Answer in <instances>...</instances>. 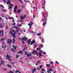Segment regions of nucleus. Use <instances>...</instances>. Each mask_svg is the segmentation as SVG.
<instances>
[{"mask_svg":"<svg viewBox=\"0 0 73 73\" xmlns=\"http://www.w3.org/2000/svg\"><path fill=\"white\" fill-rule=\"evenodd\" d=\"M12 32H14V34H13ZM12 32L10 31V34H11L13 37H14V38H16V33H15V31L13 30H12Z\"/></svg>","mask_w":73,"mask_h":73,"instance_id":"nucleus-1","label":"nucleus"},{"mask_svg":"<svg viewBox=\"0 0 73 73\" xmlns=\"http://www.w3.org/2000/svg\"><path fill=\"white\" fill-rule=\"evenodd\" d=\"M13 46L14 49L15 50H14L13 49V48H12L11 50H12V51H13V53H15V51L16 50V48H17V46H14L13 45Z\"/></svg>","mask_w":73,"mask_h":73,"instance_id":"nucleus-2","label":"nucleus"},{"mask_svg":"<svg viewBox=\"0 0 73 73\" xmlns=\"http://www.w3.org/2000/svg\"><path fill=\"white\" fill-rule=\"evenodd\" d=\"M6 57H7V58H6V60L8 59L9 61H11V59H10L11 58V56H9V55H7L6 56Z\"/></svg>","mask_w":73,"mask_h":73,"instance_id":"nucleus-3","label":"nucleus"},{"mask_svg":"<svg viewBox=\"0 0 73 73\" xmlns=\"http://www.w3.org/2000/svg\"><path fill=\"white\" fill-rule=\"evenodd\" d=\"M36 53V54L38 56V53H37V52L36 51V50H33V52H32L33 54L34 55H35V53Z\"/></svg>","mask_w":73,"mask_h":73,"instance_id":"nucleus-4","label":"nucleus"},{"mask_svg":"<svg viewBox=\"0 0 73 73\" xmlns=\"http://www.w3.org/2000/svg\"><path fill=\"white\" fill-rule=\"evenodd\" d=\"M17 9V6L16 5L15 6V7H14V12L16 13V12H16V10Z\"/></svg>","mask_w":73,"mask_h":73,"instance_id":"nucleus-5","label":"nucleus"},{"mask_svg":"<svg viewBox=\"0 0 73 73\" xmlns=\"http://www.w3.org/2000/svg\"><path fill=\"white\" fill-rule=\"evenodd\" d=\"M27 39L28 38H27L24 37L21 38V40L22 41H26V40H27Z\"/></svg>","mask_w":73,"mask_h":73,"instance_id":"nucleus-6","label":"nucleus"},{"mask_svg":"<svg viewBox=\"0 0 73 73\" xmlns=\"http://www.w3.org/2000/svg\"><path fill=\"white\" fill-rule=\"evenodd\" d=\"M45 20V22H44L43 24V26H44V25H46V21H47V19H44Z\"/></svg>","mask_w":73,"mask_h":73,"instance_id":"nucleus-7","label":"nucleus"},{"mask_svg":"<svg viewBox=\"0 0 73 73\" xmlns=\"http://www.w3.org/2000/svg\"><path fill=\"white\" fill-rule=\"evenodd\" d=\"M34 43H36V41H35V40L34 39L32 41L31 43V45H32L33 44H34Z\"/></svg>","mask_w":73,"mask_h":73,"instance_id":"nucleus-8","label":"nucleus"},{"mask_svg":"<svg viewBox=\"0 0 73 73\" xmlns=\"http://www.w3.org/2000/svg\"><path fill=\"white\" fill-rule=\"evenodd\" d=\"M2 31H0V34H1V33H2V35H0V36H3V34H4V31H3V30H2Z\"/></svg>","mask_w":73,"mask_h":73,"instance_id":"nucleus-9","label":"nucleus"},{"mask_svg":"<svg viewBox=\"0 0 73 73\" xmlns=\"http://www.w3.org/2000/svg\"><path fill=\"white\" fill-rule=\"evenodd\" d=\"M43 52H39V58L40 57H41L42 56V55L41 54V53H42Z\"/></svg>","mask_w":73,"mask_h":73,"instance_id":"nucleus-10","label":"nucleus"},{"mask_svg":"<svg viewBox=\"0 0 73 73\" xmlns=\"http://www.w3.org/2000/svg\"><path fill=\"white\" fill-rule=\"evenodd\" d=\"M32 73H34V72L36 71V68H34L32 70Z\"/></svg>","mask_w":73,"mask_h":73,"instance_id":"nucleus-11","label":"nucleus"},{"mask_svg":"<svg viewBox=\"0 0 73 73\" xmlns=\"http://www.w3.org/2000/svg\"><path fill=\"white\" fill-rule=\"evenodd\" d=\"M25 16H26V15H24L23 17V16H21V19L23 20V19H24V18H25Z\"/></svg>","mask_w":73,"mask_h":73,"instance_id":"nucleus-12","label":"nucleus"},{"mask_svg":"<svg viewBox=\"0 0 73 73\" xmlns=\"http://www.w3.org/2000/svg\"><path fill=\"white\" fill-rule=\"evenodd\" d=\"M43 17L44 18V19H47V18H46V17H45V13H43Z\"/></svg>","mask_w":73,"mask_h":73,"instance_id":"nucleus-13","label":"nucleus"},{"mask_svg":"<svg viewBox=\"0 0 73 73\" xmlns=\"http://www.w3.org/2000/svg\"><path fill=\"white\" fill-rule=\"evenodd\" d=\"M18 54H23V51H19L18 52Z\"/></svg>","mask_w":73,"mask_h":73,"instance_id":"nucleus-14","label":"nucleus"},{"mask_svg":"<svg viewBox=\"0 0 73 73\" xmlns=\"http://www.w3.org/2000/svg\"><path fill=\"white\" fill-rule=\"evenodd\" d=\"M27 42H28V44H31V39H29V40H27Z\"/></svg>","mask_w":73,"mask_h":73,"instance_id":"nucleus-15","label":"nucleus"},{"mask_svg":"<svg viewBox=\"0 0 73 73\" xmlns=\"http://www.w3.org/2000/svg\"><path fill=\"white\" fill-rule=\"evenodd\" d=\"M47 70H50V71H52L53 70V69H52V67H50V68L49 69H47Z\"/></svg>","mask_w":73,"mask_h":73,"instance_id":"nucleus-16","label":"nucleus"},{"mask_svg":"<svg viewBox=\"0 0 73 73\" xmlns=\"http://www.w3.org/2000/svg\"><path fill=\"white\" fill-rule=\"evenodd\" d=\"M14 5L12 4V3H10L9 5V6H10V7H13L14 6Z\"/></svg>","mask_w":73,"mask_h":73,"instance_id":"nucleus-17","label":"nucleus"},{"mask_svg":"<svg viewBox=\"0 0 73 73\" xmlns=\"http://www.w3.org/2000/svg\"><path fill=\"white\" fill-rule=\"evenodd\" d=\"M8 0V1L7 2V4H10V3H11V1H9V0Z\"/></svg>","mask_w":73,"mask_h":73,"instance_id":"nucleus-18","label":"nucleus"},{"mask_svg":"<svg viewBox=\"0 0 73 73\" xmlns=\"http://www.w3.org/2000/svg\"><path fill=\"white\" fill-rule=\"evenodd\" d=\"M19 29H17L15 31V32H17V33H19Z\"/></svg>","mask_w":73,"mask_h":73,"instance_id":"nucleus-19","label":"nucleus"},{"mask_svg":"<svg viewBox=\"0 0 73 73\" xmlns=\"http://www.w3.org/2000/svg\"><path fill=\"white\" fill-rule=\"evenodd\" d=\"M52 71H51L50 70H48L47 71V72L48 73H52Z\"/></svg>","mask_w":73,"mask_h":73,"instance_id":"nucleus-20","label":"nucleus"},{"mask_svg":"<svg viewBox=\"0 0 73 73\" xmlns=\"http://www.w3.org/2000/svg\"><path fill=\"white\" fill-rule=\"evenodd\" d=\"M21 9H18V13H20V12H21Z\"/></svg>","mask_w":73,"mask_h":73,"instance_id":"nucleus-21","label":"nucleus"},{"mask_svg":"<svg viewBox=\"0 0 73 73\" xmlns=\"http://www.w3.org/2000/svg\"><path fill=\"white\" fill-rule=\"evenodd\" d=\"M46 66H47V67H49V66H50V64H46Z\"/></svg>","mask_w":73,"mask_h":73,"instance_id":"nucleus-22","label":"nucleus"},{"mask_svg":"<svg viewBox=\"0 0 73 73\" xmlns=\"http://www.w3.org/2000/svg\"><path fill=\"white\" fill-rule=\"evenodd\" d=\"M31 25L30 24V23H29L28 24V25H30V28H31V27H32V25Z\"/></svg>","mask_w":73,"mask_h":73,"instance_id":"nucleus-23","label":"nucleus"},{"mask_svg":"<svg viewBox=\"0 0 73 73\" xmlns=\"http://www.w3.org/2000/svg\"><path fill=\"white\" fill-rule=\"evenodd\" d=\"M13 44H15V39H13Z\"/></svg>","mask_w":73,"mask_h":73,"instance_id":"nucleus-24","label":"nucleus"},{"mask_svg":"<svg viewBox=\"0 0 73 73\" xmlns=\"http://www.w3.org/2000/svg\"><path fill=\"white\" fill-rule=\"evenodd\" d=\"M7 66H8V67H9V68H12V66H11V65L9 64L7 65Z\"/></svg>","mask_w":73,"mask_h":73,"instance_id":"nucleus-25","label":"nucleus"},{"mask_svg":"<svg viewBox=\"0 0 73 73\" xmlns=\"http://www.w3.org/2000/svg\"><path fill=\"white\" fill-rule=\"evenodd\" d=\"M36 50H41V48H37Z\"/></svg>","mask_w":73,"mask_h":73,"instance_id":"nucleus-26","label":"nucleus"},{"mask_svg":"<svg viewBox=\"0 0 73 73\" xmlns=\"http://www.w3.org/2000/svg\"><path fill=\"white\" fill-rule=\"evenodd\" d=\"M1 64H4V61L1 60Z\"/></svg>","mask_w":73,"mask_h":73,"instance_id":"nucleus-27","label":"nucleus"},{"mask_svg":"<svg viewBox=\"0 0 73 73\" xmlns=\"http://www.w3.org/2000/svg\"><path fill=\"white\" fill-rule=\"evenodd\" d=\"M10 43V42H9V39H8V42H7V44H9Z\"/></svg>","mask_w":73,"mask_h":73,"instance_id":"nucleus-28","label":"nucleus"},{"mask_svg":"<svg viewBox=\"0 0 73 73\" xmlns=\"http://www.w3.org/2000/svg\"><path fill=\"white\" fill-rule=\"evenodd\" d=\"M12 7L9 6V9H12Z\"/></svg>","mask_w":73,"mask_h":73,"instance_id":"nucleus-29","label":"nucleus"},{"mask_svg":"<svg viewBox=\"0 0 73 73\" xmlns=\"http://www.w3.org/2000/svg\"><path fill=\"white\" fill-rule=\"evenodd\" d=\"M13 28H18V27L17 26H15Z\"/></svg>","mask_w":73,"mask_h":73,"instance_id":"nucleus-30","label":"nucleus"},{"mask_svg":"<svg viewBox=\"0 0 73 73\" xmlns=\"http://www.w3.org/2000/svg\"><path fill=\"white\" fill-rule=\"evenodd\" d=\"M1 11H2V12H5V10H4V9H2L1 10Z\"/></svg>","mask_w":73,"mask_h":73,"instance_id":"nucleus-31","label":"nucleus"},{"mask_svg":"<svg viewBox=\"0 0 73 73\" xmlns=\"http://www.w3.org/2000/svg\"><path fill=\"white\" fill-rule=\"evenodd\" d=\"M43 45L42 44H41V45L40 46V48H43Z\"/></svg>","mask_w":73,"mask_h":73,"instance_id":"nucleus-32","label":"nucleus"},{"mask_svg":"<svg viewBox=\"0 0 73 73\" xmlns=\"http://www.w3.org/2000/svg\"><path fill=\"white\" fill-rule=\"evenodd\" d=\"M27 49V46H25L24 49L25 50L26 49Z\"/></svg>","mask_w":73,"mask_h":73,"instance_id":"nucleus-33","label":"nucleus"},{"mask_svg":"<svg viewBox=\"0 0 73 73\" xmlns=\"http://www.w3.org/2000/svg\"><path fill=\"white\" fill-rule=\"evenodd\" d=\"M19 1H21V3H23V1H22V0H18Z\"/></svg>","mask_w":73,"mask_h":73,"instance_id":"nucleus-34","label":"nucleus"},{"mask_svg":"<svg viewBox=\"0 0 73 73\" xmlns=\"http://www.w3.org/2000/svg\"><path fill=\"white\" fill-rule=\"evenodd\" d=\"M18 57H19V55H16V57L17 58H18Z\"/></svg>","mask_w":73,"mask_h":73,"instance_id":"nucleus-35","label":"nucleus"},{"mask_svg":"<svg viewBox=\"0 0 73 73\" xmlns=\"http://www.w3.org/2000/svg\"><path fill=\"white\" fill-rule=\"evenodd\" d=\"M50 64H52V65H53V62H50Z\"/></svg>","mask_w":73,"mask_h":73,"instance_id":"nucleus-36","label":"nucleus"},{"mask_svg":"<svg viewBox=\"0 0 73 73\" xmlns=\"http://www.w3.org/2000/svg\"><path fill=\"white\" fill-rule=\"evenodd\" d=\"M37 35H38L39 36H41V33H39V34H37Z\"/></svg>","mask_w":73,"mask_h":73,"instance_id":"nucleus-37","label":"nucleus"},{"mask_svg":"<svg viewBox=\"0 0 73 73\" xmlns=\"http://www.w3.org/2000/svg\"><path fill=\"white\" fill-rule=\"evenodd\" d=\"M45 19H42V20L41 21V22H42V21H45Z\"/></svg>","mask_w":73,"mask_h":73,"instance_id":"nucleus-38","label":"nucleus"},{"mask_svg":"<svg viewBox=\"0 0 73 73\" xmlns=\"http://www.w3.org/2000/svg\"><path fill=\"white\" fill-rule=\"evenodd\" d=\"M42 67V65H41L39 67V68H41Z\"/></svg>","mask_w":73,"mask_h":73,"instance_id":"nucleus-39","label":"nucleus"},{"mask_svg":"<svg viewBox=\"0 0 73 73\" xmlns=\"http://www.w3.org/2000/svg\"><path fill=\"white\" fill-rule=\"evenodd\" d=\"M45 70L44 69H43V68H42V69H41V70H42V71H43L44 72V71H45Z\"/></svg>","mask_w":73,"mask_h":73,"instance_id":"nucleus-40","label":"nucleus"},{"mask_svg":"<svg viewBox=\"0 0 73 73\" xmlns=\"http://www.w3.org/2000/svg\"><path fill=\"white\" fill-rule=\"evenodd\" d=\"M3 28V26H0V28Z\"/></svg>","mask_w":73,"mask_h":73,"instance_id":"nucleus-41","label":"nucleus"},{"mask_svg":"<svg viewBox=\"0 0 73 73\" xmlns=\"http://www.w3.org/2000/svg\"><path fill=\"white\" fill-rule=\"evenodd\" d=\"M11 63L13 64V65H14L15 64V63L13 62H11Z\"/></svg>","mask_w":73,"mask_h":73,"instance_id":"nucleus-42","label":"nucleus"},{"mask_svg":"<svg viewBox=\"0 0 73 73\" xmlns=\"http://www.w3.org/2000/svg\"><path fill=\"white\" fill-rule=\"evenodd\" d=\"M19 70H17L16 72H15V73H18V72H19Z\"/></svg>","mask_w":73,"mask_h":73,"instance_id":"nucleus-43","label":"nucleus"},{"mask_svg":"<svg viewBox=\"0 0 73 73\" xmlns=\"http://www.w3.org/2000/svg\"><path fill=\"white\" fill-rule=\"evenodd\" d=\"M7 28H8V26H6V28H5V29H7Z\"/></svg>","mask_w":73,"mask_h":73,"instance_id":"nucleus-44","label":"nucleus"},{"mask_svg":"<svg viewBox=\"0 0 73 73\" xmlns=\"http://www.w3.org/2000/svg\"><path fill=\"white\" fill-rule=\"evenodd\" d=\"M15 24H16V23H13L12 25H15Z\"/></svg>","mask_w":73,"mask_h":73,"instance_id":"nucleus-45","label":"nucleus"},{"mask_svg":"<svg viewBox=\"0 0 73 73\" xmlns=\"http://www.w3.org/2000/svg\"><path fill=\"white\" fill-rule=\"evenodd\" d=\"M33 8H36V10H37V7H33Z\"/></svg>","mask_w":73,"mask_h":73,"instance_id":"nucleus-46","label":"nucleus"},{"mask_svg":"<svg viewBox=\"0 0 73 73\" xmlns=\"http://www.w3.org/2000/svg\"><path fill=\"white\" fill-rule=\"evenodd\" d=\"M3 2L4 3H6V0H3Z\"/></svg>","mask_w":73,"mask_h":73,"instance_id":"nucleus-47","label":"nucleus"},{"mask_svg":"<svg viewBox=\"0 0 73 73\" xmlns=\"http://www.w3.org/2000/svg\"><path fill=\"white\" fill-rule=\"evenodd\" d=\"M38 68V67H37V69L38 70H40V68Z\"/></svg>","mask_w":73,"mask_h":73,"instance_id":"nucleus-48","label":"nucleus"},{"mask_svg":"<svg viewBox=\"0 0 73 73\" xmlns=\"http://www.w3.org/2000/svg\"><path fill=\"white\" fill-rule=\"evenodd\" d=\"M2 41H4V39H1Z\"/></svg>","mask_w":73,"mask_h":73,"instance_id":"nucleus-49","label":"nucleus"},{"mask_svg":"<svg viewBox=\"0 0 73 73\" xmlns=\"http://www.w3.org/2000/svg\"><path fill=\"white\" fill-rule=\"evenodd\" d=\"M2 48H5V46H2Z\"/></svg>","mask_w":73,"mask_h":73,"instance_id":"nucleus-50","label":"nucleus"},{"mask_svg":"<svg viewBox=\"0 0 73 73\" xmlns=\"http://www.w3.org/2000/svg\"><path fill=\"white\" fill-rule=\"evenodd\" d=\"M10 42H12V40H11V39H10Z\"/></svg>","mask_w":73,"mask_h":73,"instance_id":"nucleus-51","label":"nucleus"},{"mask_svg":"<svg viewBox=\"0 0 73 73\" xmlns=\"http://www.w3.org/2000/svg\"><path fill=\"white\" fill-rule=\"evenodd\" d=\"M42 53L44 54H45V52H43Z\"/></svg>","mask_w":73,"mask_h":73,"instance_id":"nucleus-52","label":"nucleus"},{"mask_svg":"<svg viewBox=\"0 0 73 73\" xmlns=\"http://www.w3.org/2000/svg\"><path fill=\"white\" fill-rule=\"evenodd\" d=\"M22 44H25V43H24V42L23 41H22Z\"/></svg>","mask_w":73,"mask_h":73,"instance_id":"nucleus-53","label":"nucleus"},{"mask_svg":"<svg viewBox=\"0 0 73 73\" xmlns=\"http://www.w3.org/2000/svg\"><path fill=\"white\" fill-rule=\"evenodd\" d=\"M27 57H29V54H28L27 55Z\"/></svg>","mask_w":73,"mask_h":73,"instance_id":"nucleus-54","label":"nucleus"},{"mask_svg":"<svg viewBox=\"0 0 73 73\" xmlns=\"http://www.w3.org/2000/svg\"><path fill=\"white\" fill-rule=\"evenodd\" d=\"M20 62H22V63H23V61H22L20 60Z\"/></svg>","mask_w":73,"mask_h":73,"instance_id":"nucleus-55","label":"nucleus"},{"mask_svg":"<svg viewBox=\"0 0 73 73\" xmlns=\"http://www.w3.org/2000/svg\"><path fill=\"white\" fill-rule=\"evenodd\" d=\"M39 52H42V50H39Z\"/></svg>","mask_w":73,"mask_h":73,"instance_id":"nucleus-56","label":"nucleus"},{"mask_svg":"<svg viewBox=\"0 0 73 73\" xmlns=\"http://www.w3.org/2000/svg\"><path fill=\"white\" fill-rule=\"evenodd\" d=\"M12 19V17H10L9 18V19Z\"/></svg>","mask_w":73,"mask_h":73,"instance_id":"nucleus-57","label":"nucleus"},{"mask_svg":"<svg viewBox=\"0 0 73 73\" xmlns=\"http://www.w3.org/2000/svg\"><path fill=\"white\" fill-rule=\"evenodd\" d=\"M37 47V45H35V47H34V48H36Z\"/></svg>","mask_w":73,"mask_h":73,"instance_id":"nucleus-58","label":"nucleus"},{"mask_svg":"<svg viewBox=\"0 0 73 73\" xmlns=\"http://www.w3.org/2000/svg\"><path fill=\"white\" fill-rule=\"evenodd\" d=\"M21 7L22 8H24V6H22Z\"/></svg>","mask_w":73,"mask_h":73,"instance_id":"nucleus-59","label":"nucleus"},{"mask_svg":"<svg viewBox=\"0 0 73 73\" xmlns=\"http://www.w3.org/2000/svg\"><path fill=\"white\" fill-rule=\"evenodd\" d=\"M33 24V22L32 21L31 22V25H32Z\"/></svg>","mask_w":73,"mask_h":73,"instance_id":"nucleus-60","label":"nucleus"},{"mask_svg":"<svg viewBox=\"0 0 73 73\" xmlns=\"http://www.w3.org/2000/svg\"><path fill=\"white\" fill-rule=\"evenodd\" d=\"M3 70H7V69H6L5 68H4Z\"/></svg>","mask_w":73,"mask_h":73,"instance_id":"nucleus-61","label":"nucleus"},{"mask_svg":"<svg viewBox=\"0 0 73 73\" xmlns=\"http://www.w3.org/2000/svg\"><path fill=\"white\" fill-rule=\"evenodd\" d=\"M23 50L24 52V51H25V50L24 49Z\"/></svg>","mask_w":73,"mask_h":73,"instance_id":"nucleus-62","label":"nucleus"},{"mask_svg":"<svg viewBox=\"0 0 73 73\" xmlns=\"http://www.w3.org/2000/svg\"><path fill=\"white\" fill-rule=\"evenodd\" d=\"M23 50L24 52V51H25V50L24 49Z\"/></svg>","mask_w":73,"mask_h":73,"instance_id":"nucleus-63","label":"nucleus"},{"mask_svg":"<svg viewBox=\"0 0 73 73\" xmlns=\"http://www.w3.org/2000/svg\"><path fill=\"white\" fill-rule=\"evenodd\" d=\"M52 66L53 68H54V66L53 65H52Z\"/></svg>","mask_w":73,"mask_h":73,"instance_id":"nucleus-64","label":"nucleus"}]
</instances>
